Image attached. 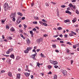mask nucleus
I'll return each instance as SVG.
<instances>
[{
	"instance_id": "nucleus-1",
	"label": "nucleus",
	"mask_w": 79,
	"mask_h": 79,
	"mask_svg": "<svg viewBox=\"0 0 79 79\" xmlns=\"http://www.w3.org/2000/svg\"><path fill=\"white\" fill-rule=\"evenodd\" d=\"M4 8L5 11H7L8 10V9L9 8L8 3L6 2L4 4Z\"/></svg>"
},
{
	"instance_id": "nucleus-2",
	"label": "nucleus",
	"mask_w": 79,
	"mask_h": 79,
	"mask_svg": "<svg viewBox=\"0 0 79 79\" xmlns=\"http://www.w3.org/2000/svg\"><path fill=\"white\" fill-rule=\"evenodd\" d=\"M32 49V47H27L26 49L24 51V52L25 53H29V51L31 50Z\"/></svg>"
},
{
	"instance_id": "nucleus-3",
	"label": "nucleus",
	"mask_w": 79,
	"mask_h": 79,
	"mask_svg": "<svg viewBox=\"0 0 79 79\" xmlns=\"http://www.w3.org/2000/svg\"><path fill=\"white\" fill-rule=\"evenodd\" d=\"M37 55V53H35V54L32 55L31 56V58H32L34 60H37V59L35 58V56Z\"/></svg>"
},
{
	"instance_id": "nucleus-4",
	"label": "nucleus",
	"mask_w": 79,
	"mask_h": 79,
	"mask_svg": "<svg viewBox=\"0 0 79 79\" xmlns=\"http://www.w3.org/2000/svg\"><path fill=\"white\" fill-rule=\"evenodd\" d=\"M16 17V12H14V13H12L10 15V18H15Z\"/></svg>"
},
{
	"instance_id": "nucleus-5",
	"label": "nucleus",
	"mask_w": 79,
	"mask_h": 79,
	"mask_svg": "<svg viewBox=\"0 0 79 79\" xmlns=\"http://www.w3.org/2000/svg\"><path fill=\"white\" fill-rule=\"evenodd\" d=\"M13 50V48H9L8 50L6 51V54H10V53Z\"/></svg>"
},
{
	"instance_id": "nucleus-6",
	"label": "nucleus",
	"mask_w": 79,
	"mask_h": 79,
	"mask_svg": "<svg viewBox=\"0 0 79 79\" xmlns=\"http://www.w3.org/2000/svg\"><path fill=\"white\" fill-rule=\"evenodd\" d=\"M42 41H43V38H40V39H38L37 40V43L38 44H40V42H42Z\"/></svg>"
},
{
	"instance_id": "nucleus-7",
	"label": "nucleus",
	"mask_w": 79,
	"mask_h": 79,
	"mask_svg": "<svg viewBox=\"0 0 79 79\" xmlns=\"http://www.w3.org/2000/svg\"><path fill=\"white\" fill-rule=\"evenodd\" d=\"M62 73L65 77H66V76H67V72L66 70H63Z\"/></svg>"
},
{
	"instance_id": "nucleus-8",
	"label": "nucleus",
	"mask_w": 79,
	"mask_h": 79,
	"mask_svg": "<svg viewBox=\"0 0 79 79\" xmlns=\"http://www.w3.org/2000/svg\"><path fill=\"white\" fill-rule=\"evenodd\" d=\"M27 45H29L31 43V42H30V40H29V39H27Z\"/></svg>"
},
{
	"instance_id": "nucleus-9",
	"label": "nucleus",
	"mask_w": 79,
	"mask_h": 79,
	"mask_svg": "<svg viewBox=\"0 0 79 79\" xmlns=\"http://www.w3.org/2000/svg\"><path fill=\"white\" fill-rule=\"evenodd\" d=\"M20 76L21 74L20 73H19L18 74H17V78H18V79H20Z\"/></svg>"
},
{
	"instance_id": "nucleus-10",
	"label": "nucleus",
	"mask_w": 79,
	"mask_h": 79,
	"mask_svg": "<svg viewBox=\"0 0 79 79\" xmlns=\"http://www.w3.org/2000/svg\"><path fill=\"white\" fill-rule=\"evenodd\" d=\"M66 13H68V14H69V15H71L72 14V13L71 12L68 10H66L65 11Z\"/></svg>"
},
{
	"instance_id": "nucleus-11",
	"label": "nucleus",
	"mask_w": 79,
	"mask_h": 79,
	"mask_svg": "<svg viewBox=\"0 0 79 79\" xmlns=\"http://www.w3.org/2000/svg\"><path fill=\"white\" fill-rule=\"evenodd\" d=\"M10 57L11 58L14 59V58H15V55H14V54H11L10 55Z\"/></svg>"
},
{
	"instance_id": "nucleus-12",
	"label": "nucleus",
	"mask_w": 79,
	"mask_h": 79,
	"mask_svg": "<svg viewBox=\"0 0 79 79\" xmlns=\"http://www.w3.org/2000/svg\"><path fill=\"white\" fill-rule=\"evenodd\" d=\"M10 31H11V32H14V31H15V29H14V28H13V27L11 28L10 29Z\"/></svg>"
},
{
	"instance_id": "nucleus-13",
	"label": "nucleus",
	"mask_w": 79,
	"mask_h": 79,
	"mask_svg": "<svg viewBox=\"0 0 79 79\" xmlns=\"http://www.w3.org/2000/svg\"><path fill=\"white\" fill-rule=\"evenodd\" d=\"M25 75L26 77H28L29 75H30V73H25Z\"/></svg>"
},
{
	"instance_id": "nucleus-14",
	"label": "nucleus",
	"mask_w": 79,
	"mask_h": 79,
	"mask_svg": "<svg viewBox=\"0 0 79 79\" xmlns=\"http://www.w3.org/2000/svg\"><path fill=\"white\" fill-rule=\"evenodd\" d=\"M49 61L50 62V63H51V64H54V61L52 60H50Z\"/></svg>"
},
{
	"instance_id": "nucleus-15",
	"label": "nucleus",
	"mask_w": 79,
	"mask_h": 79,
	"mask_svg": "<svg viewBox=\"0 0 79 79\" xmlns=\"http://www.w3.org/2000/svg\"><path fill=\"white\" fill-rule=\"evenodd\" d=\"M54 65H56V64H58V62L57 61H54Z\"/></svg>"
},
{
	"instance_id": "nucleus-16",
	"label": "nucleus",
	"mask_w": 79,
	"mask_h": 79,
	"mask_svg": "<svg viewBox=\"0 0 79 79\" xmlns=\"http://www.w3.org/2000/svg\"><path fill=\"white\" fill-rule=\"evenodd\" d=\"M57 30H58L59 31H60L61 30H62V29H63L61 27H58V28H57Z\"/></svg>"
},
{
	"instance_id": "nucleus-17",
	"label": "nucleus",
	"mask_w": 79,
	"mask_h": 79,
	"mask_svg": "<svg viewBox=\"0 0 79 79\" xmlns=\"http://www.w3.org/2000/svg\"><path fill=\"white\" fill-rule=\"evenodd\" d=\"M17 14L18 15H19V16H23V14H22V13L20 12H18Z\"/></svg>"
},
{
	"instance_id": "nucleus-18",
	"label": "nucleus",
	"mask_w": 79,
	"mask_h": 79,
	"mask_svg": "<svg viewBox=\"0 0 79 79\" xmlns=\"http://www.w3.org/2000/svg\"><path fill=\"white\" fill-rule=\"evenodd\" d=\"M68 22H69V20L68 19L64 21V23H68Z\"/></svg>"
},
{
	"instance_id": "nucleus-19",
	"label": "nucleus",
	"mask_w": 79,
	"mask_h": 79,
	"mask_svg": "<svg viewBox=\"0 0 79 79\" xmlns=\"http://www.w3.org/2000/svg\"><path fill=\"white\" fill-rule=\"evenodd\" d=\"M57 79V75L55 74L54 76V79Z\"/></svg>"
},
{
	"instance_id": "nucleus-20",
	"label": "nucleus",
	"mask_w": 79,
	"mask_h": 79,
	"mask_svg": "<svg viewBox=\"0 0 79 79\" xmlns=\"http://www.w3.org/2000/svg\"><path fill=\"white\" fill-rule=\"evenodd\" d=\"M8 75L9 76H10V77H11V72H9L8 73Z\"/></svg>"
},
{
	"instance_id": "nucleus-21",
	"label": "nucleus",
	"mask_w": 79,
	"mask_h": 79,
	"mask_svg": "<svg viewBox=\"0 0 79 79\" xmlns=\"http://www.w3.org/2000/svg\"><path fill=\"white\" fill-rule=\"evenodd\" d=\"M21 17H19L17 19L18 20L20 21L19 23H21Z\"/></svg>"
},
{
	"instance_id": "nucleus-22",
	"label": "nucleus",
	"mask_w": 79,
	"mask_h": 79,
	"mask_svg": "<svg viewBox=\"0 0 79 79\" xmlns=\"http://www.w3.org/2000/svg\"><path fill=\"white\" fill-rule=\"evenodd\" d=\"M76 21V19L75 18L74 19L72 20V23H75Z\"/></svg>"
},
{
	"instance_id": "nucleus-23",
	"label": "nucleus",
	"mask_w": 79,
	"mask_h": 79,
	"mask_svg": "<svg viewBox=\"0 0 79 79\" xmlns=\"http://www.w3.org/2000/svg\"><path fill=\"white\" fill-rule=\"evenodd\" d=\"M57 16H59L60 15V13H59V11H58V9H57Z\"/></svg>"
},
{
	"instance_id": "nucleus-24",
	"label": "nucleus",
	"mask_w": 79,
	"mask_h": 79,
	"mask_svg": "<svg viewBox=\"0 0 79 79\" xmlns=\"http://www.w3.org/2000/svg\"><path fill=\"white\" fill-rule=\"evenodd\" d=\"M26 69H25V70L26 71H27V70H28V66L27 65H26Z\"/></svg>"
},
{
	"instance_id": "nucleus-25",
	"label": "nucleus",
	"mask_w": 79,
	"mask_h": 79,
	"mask_svg": "<svg viewBox=\"0 0 79 79\" xmlns=\"http://www.w3.org/2000/svg\"><path fill=\"white\" fill-rule=\"evenodd\" d=\"M30 33L31 35H34V33H33V32L32 31H30Z\"/></svg>"
},
{
	"instance_id": "nucleus-26",
	"label": "nucleus",
	"mask_w": 79,
	"mask_h": 79,
	"mask_svg": "<svg viewBox=\"0 0 79 79\" xmlns=\"http://www.w3.org/2000/svg\"><path fill=\"white\" fill-rule=\"evenodd\" d=\"M33 24H37V22L36 21H34L33 22Z\"/></svg>"
},
{
	"instance_id": "nucleus-27",
	"label": "nucleus",
	"mask_w": 79,
	"mask_h": 79,
	"mask_svg": "<svg viewBox=\"0 0 79 79\" xmlns=\"http://www.w3.org/2000/svg\"><path fill=\"white\" fill-rule=\"evenodd\" d=\"M61 8H65V7H66V6L64 5H61Z\"/></svg>"
},
{
	"instance_id": "nucleus-28",
	"label": "nucleus",
	"mask_w": 79,
	"mask_h": 79,
	"mask_svg": "<svg viewBox=\"0 0 79 79\" xmlns=\"http://www.w3.org/2000/svg\"><path fill=\"white\" fill-rule=\"evenodd\" d=\"M69 6H70V7H73V5L72 3H70L69 4Z\"/></svg>"
},
{
	"instance_id": "nucleus-29",
	"label": "nucleus",
	"mask_w": 79,
	"mask_h": 79,
	"mask_svg": "<svg viewBox=\"0 0 79 79\" xmlns=\"http://www.w3.org/2000/svg\"><path fill=\"white\" fill-rule=\"evenodd\" d=\"M52 47H53V48H56V45L53 44V45H52Z\"/></svg>"
},
{
	"instance_id": "nucleus-30",
	"label": "nucleus",
	"mask_w": 79,
	"mask_h": 79,
	"mask_svg": "<svg viewBox=\"0 0 79 79\" xmlns=\"http://www.w3.org/2000/svg\"><path fill=\"white\" fill-rule=\"evenodd\" d=\"M41 57L44 58V55H43V54H42V53H41Z\"/></svg>"
},
{
	"instance_id": "nucleus-31",
	"label": "nucleus",
	"mask_w": 79,
	"mask_h": 79,
	"mask_svg": "<svg viewBox=\"0 0 79 79\" xmlns=\"http://www.w3.org/2000/svg\"><path fill=\"white\" fill-rule=\"evenodd\" d=\"M67 44H69V45H72V44H71V43L69 42H68L67 43Z\"/></svg>"
},
{
	"instance_id": "nucleus-32",
	"label": "nucleus",
	"mask_w": 79,
	"mask_h": 79,
	"mask_svg": "<svg viewBox=\"0 0 79 79\" xmlns=\"http://www.w3.org/2000/svg\"><path fill=\"white\" fill-rule=\"evenodd\" d=\"M12 19L13 21H14V22H15V20H16V19H15V17H13Z\"/></svg>"
},
{
	"instance_id": "nucleus-33",
	"label": "nucleus",
	"mask_w": 79,
	"mask_h": 79,
	"mask_svg": "<svg viewBox=\"0 0 79 79\" xmlns=\"http://www.w3.org/2000/svg\"><path fill=\"white\" fill-rule=\"evenodd\" d=\"M48 69H51L52 68V66L50 65H48Z\"/></svg>"
},
{
	"instance_id": "nucleus-34",
	"label": "nucleus",
	"mask_w": 79,
	"mask_h": 79,
	"mask_svg": "<svg viewBox=\"0 0 79 79\" xmlns=\"http://www.w3.org/2000/svg\"><path fill=\"white\" fill-rule=\"evenodd\" d=\"M51 3L52 4H53V5H56V2H51Z\"/></svg>"
},
{
	"instance_id": "nucleus-35",
	"label": "nucleus",
	"mask_w": 79,
	"mask_h": 79,
	"mask_svg": "<svg viewBox=\"0 0 79 79\" xmlns=\"http://www.w3.org/2000/svg\"><path fill=\"white\" fill-rule=\"evenodd\" d=\"M42 21L43 22H45V23H47V21H46L45 19H43L42 20Z\"/></svg>"
},
{
	"instance_id": "nucleus-36",
	"label": "nucleus",
	"mask_w": 79,
	"mask_h": 79,
	"mask_svg": "<svg viewBox=\"0 0 79 79\" xmlns=\"http://www.w3.org/2000/svg\"><path fill=\"white\" fill-rule=\"evenodd\" d=\"M32 30L33 31H35H35H37V29L35 28H34L33 29H32Z\"/></svg>"
},
{
	"instance_id": "nucleus-37",
	"label": "nucleus",
	"mask_w": 79,
	"mask_h": 79,
	"mask_svg": "<svg viewBox=\"0 0 79 79\" xmlns=\"http://www.w3.org/2000/svg\"><path fill=\"white\" fill-rule=\"evenodd\" d=\"M43 24L45 26H47V24L45 23H43Z\"/></svg>"
},
{
	"instance_id": "nucleus-38",
	"label": "nucleus",
	"mask_w": 79,
	"mask_h": 79,
	"mask_svg": "<svg viewBox=\"0 0 79 79\" xmlns=\"http://www.w3.org/2000/svg\"><path fill=\"white\" fill-rule=\"evenodd\" d=\"M69 35L70 36H73V35H73V33H70L69 34Z\"/></svg>"
},
{
	"instance_id": "nucleus-39",
	"label": "nucleus",
	"mask_w": 79,
	"mask_h": 79,
	"mask_svg": "<svg viewBox=\"0 0 79 79\" xmlns=\"http://www.w3.org/2000/svg\"><path fill=\"white\" fill-rule=\"evenodd\" d=\"M6 29H9V26L8 25H6Z\"/></svg>"
},
{
	"instance_id": "nucleus-40",
	"label": "nucleus",
	"mask_w": 79,
	"mask_h": 79,
	"mask_svg": "<svg viewBox=\"0 0 79 79\" xmlns=\"http://www.w3.org/2000/svg\"><path fill=\"white\" fill-rule=\"evenodd\" d=\"M17 22L18 23V24H19V23H20L21 22H19V21H19V20H17Z\"/></svg>"
},
{
	"instance_id": "nucleus-41",
	"label": "nucleus",
	"mask_w": 79,
	"mask_h": 79,
	"mask_svg": "<svg viewBox=\"0 0 79 79\" xmlns=\"http://www.w3.org/2000/svg\"><path fill=\"white\" fill-rule=\"evenodd\" d=\"M31 79H34V76H33L32 75H31Z\"/></svg>"
},
{
	"instance_id": "nucleus-42",
	"label": "nucleus",
	"mask_w": 79,
	"mask_h": 79,
	"mask_svg": "<svg viewBox=\"0 0 79 79\" xmlns=\"http://www.w3.org/2000/svg\"><path fill=\"white\" fill-rule=\"evenodd\" d=\"M76 46L75 45H74L73 46V48H74V49H75V48H76Z\"/></svg>"
},
{
	"instance_id": "nucleus-43",
	"label": "nucleus",
	"mask_w": 79,
	"mask_h": 79,
	"mask_svg": "<svg viewBox=\"0 0 79 79\" xmlns=\"http://www.w3.org/2000/svg\"><path fill=\"white\" fill-rule=\"evenodd\" d=\"M34 5V3L33 2H32V3L31 4V5L32 6H33Z\"/></svg>"
},
{
	"instance_id": "nucleus-44",
	"label": "nucleus",
	"mask_w": 79,
	"mask_h": 79,
	"mask_svg": "<svg viewBox=\"0 0 79 79\" xmlns=\"http://www.w3.org/2000/svg\"><path fill=\"white\" fill-rule=\"evenodd\" d=\"M52 41L53 42H57L58 41L56 40H52Z\"/></svg>"
},
{
	"instance_id": "nucleus-45",
	"label": "nucleus",
	"mask_w": 79,
	"mask_h": 79,
	"mask_svg": "<svg viewBox=\"0 0 79 79\" xmlns=\"http://www.w3.org/2000/svg\"><path fill=\"white\" fill-rule=\"evenodd\" d=\"M66 50L67 51V53H69V50H68V49L67 48L66 49Z\"/></svg>"
},
{
	"instance_id": "nucleus-46",
	"label": "nucleus",
	"mask_w": 79,
	"mask_h": 79,
	"mask_svg": "<svg viewBox=\"0 0 79 79\" xmlns=\"http://www.w3.org/2000/svg\"><path fill=\"white\" fill-rule=\"evenodd\" d=\"M67 11H69V10H70L71 9H70V8H69V7H68V8L67 9Z\"/></svg>"
},
{
	"instance_id": "nucleus-47",
	"label": "nucleus",
	"mask_w": 79,
	"mask_h": 79,
	"mask_svg": "<svg viewBox=\"0 0 79 79\" xmlns=\"http://www.w3.org/2000/svg\"><path fill=\"white\" fill-rule=\"evenodd\" d=\"M16 59L17 60H18L19 59V56L17 57Z\"/></svg>"
},
{
	"instance_id": "nucleus-48",
	"label": "nucleus",
	"mask_w": 79,
	"mask_h": 79,
	"mask_svg": "<svg viewBox=\"0 0 79 79\" xmlns=\"http://www.w3.org/2000/svg\"><path fill=\"white\" fill-rule=\"evenodd\" d=\"M33 52H34L35 53H36V51L35 49H33L32 50Z\"/></svg>"
},
{
	"instance_id": "nucleus-49",
	"label": "nucleus",
	"mask_w": 79,
	"mask_h": 79,
	"mask_svg": "<svg viewBox=\"0 0 79 79\" xmlns=\"http://www.w3.org/2000/svg\"><path fill=\"white\" fill-rule=\"evenodd\" d=\"M76 46L77 47H79V44H76Z\"/></svg>"
},
{
	"instance_id": "nucleus-50",
	"label": "nucleus",
	"mask_w": 79,
	"mask_h": 79,
	"mask_svg": "<svg viewBox=\"0 0 79 79\" xmlns=\"http://www.w3.org/2000/svg\"><path fill=\"white\" fill-rule=\"evenodd\" d=\"M57 40H61V39L60 38H58L57 39Z\"/></svg>"
},
{
	"instance_id": "nucleus-51",
	"label": "nucleus",
	"mask_w": 79,
	"mask_h": 79,
	"mask_svg": "<svg viewBox=\"0 0 79 79\" xmlns=\"http://www.w3.org/2000/svg\"><path fill=\"white\" fill-rule=\"evenodd\" d=\"M72 7L73 8V9H75V10H76V7L75 6L73 5Z\"/></svg>"
},
{
	"instance_id": "nucleus-52",
	"label": "nucleus",
	"mask_w": 79,
	"mask_h": 79,
	"mask_svg": "<svg viewBox=\"0 0 79 79\" xmlns=\"http://www.w3.org/2000/svg\"><path fill=\"white\" fill-rule=\"evenodd\" d=\"M73 62H74V61L73 60H71V64H73Z\"/></svg>"
},
{
	"instance_id": "nucleus-53",
	"label": "nucleus",
	"mask_w": 79,
	"mask_h": 79,
	"mask_svg": "<svg viewBox=\"0 0 79 79\" xmlns=\"http://www.w3.org/2000/svg\"><path fill=\"white\" fill-rule=\"evenodd\" d=\"M60 44H63V43H64V41H60Z\"/></svg>"
},
{
	"instance_id": "nucleus-54",
	"label": "nucleus",
	"mask_w": 79,
	"mask_h": 79,
	"mask_svg": "<svg viewBox=\"0 0 79 79\" xmlns=\"http://www.w3.org/2000/svg\"><path fill=\"white\" fill-rule=\"evenodd\" d=\"M45 5L46 6H48V4L47 3H45Z\"/></svg>"
},
{
	"instance_id": "nucleus-55",
	"label": "nucleus",
	"mask_w": 79,
	"mask_h": 79,
	"mask_svg": "<svg viewBox=\"0 0 79 79\" xmlns=\"http://www.w3.org/2000/svg\"><path fill=\"white\" fill-rule=\"evenodd\" d=\"M8 39H9V40H11V39H12V37H8Z\"/></svg>"
},
{
	"instance_id": "nucleus-56",
	"label": "nucleus",
	"mask_w": 79,
	"mask_h": 79,
	"mask_svg": "<svg viewBox=\"0 0 79 79\" xmlns=\"http://www.w3.org/2000/svg\"><path fill=\"white\" fill-rule=\"evenodd\" d=\"M25 19V17H23L21 19L22 20H24V19Z\"/></svg>"
},
{
	"instance_id": "nucleus-57",
	"label": "nucleus",
	"mask_w": 79,
	"mask_h": 79,
	"mask_svg": "<svg viewBox=\"0 0 79 79\" xmlns=\"http://www.w3.org/2000/svg\"><path fill=\"white\" fill-rule=\"evenodd\" d=\"M52 73L51 71H50L49 73H48V74H51Z\"/></svg>"
},
{
	"instance_id": "nucleus-58",
	"label": "nucleus",
	"mask_w": 79,
	"mask_h": 79,
	"mask_svg": "<svg viewBox=\"0 0 79 79\" xmlns=\"http://www.w3.org/2000/svg\"><path fill=\"white\" fill-rule=\"evenodd\" d=\"M54 68H58V66L57 65H55L54 66Z\"/></svg>"
},
{
	"instance_id": "nucleus-59",
	"label": "nucleus",
	"mask_w": 79,
	"mask_h": 79,
	"mask_svg": "<svg viewBox=\"0 0 79 79\" xmlns=\"http://www.w3.org/2000/svg\"><path fill=\"white\" fill-rule=\"evenodd\" d=\"M47 35H47V34H44L43 35V36H44V37H47Z\"/></svg>"
},
{
	"instance_id": "nucleus-60",
	"label": "nucleus",
	"mask_w": 79,
	"mask_h": 79,
	"mask_svg": "<svg viewBox=\"0 0 79 79\" xmlns=\"http://www.w3.org/2000/svg\"><path fill=\"white\" fill-rule=\"evenodd\" d=\"M59 36L60 37H63V35L62 34L60 35Z\"/></svg>"
},
{
	"instance_id": "nucleus-61",
	"label": "nucleus",
	"mask_w": 79,
	"mask_h": 79,
	"mask_svg": "<svg viewBox=\"0 0 79 79\" xmlns=\"http://www.w3.org/2000/svg\"><path fill=\"white\" fill-rule=\"evenodd\" d=\"M34 19H39V18L37 17H35Z\"/></svg>"
},
{
	"instance_id": "nucleus-62",
	"label": "nucleus",
	"mask_w": 79,
	"mask_h": 79,
	"mask_svg": "<svg viewBox=\"0 0 79 79\" xmlns=\"http://www.w3.org/2000/svg\"><path fill=\"white\" fill-rule=\"evenodd\" d=\"M55 52H56L57 53H59V51L58 50H55Z\"/></svg>"
},
{
	"instance_id": "nucleus-63",
	"label": "nucleus",
	"mask_w": 79,
	"mask_h": 79,
	"mask_svg": "<svg viewBox=\"0 0 79 79\" xmlns=\"http://www.w3.org/2000/svg\"><path fill=\"white\" fill-rule=\"evenodd\" d=\"M5 70H2L1 71V73H5Z\"/></svg>"
},
{
	"instance_id": "nucleus-64",
	"label": "nucleus",
	"mask_w": 79,
	"mask_h": 79,
	"mask_svg": "<svg viewBox=\"0 0 79 79\" xmlns=\"http://www.w3.org/2000/svg\"><path fill=\"white\" fill-rule=\"evenodd\" d=\"M72 2H76V0H72Z\"/></svg>"
}]
</instances>
